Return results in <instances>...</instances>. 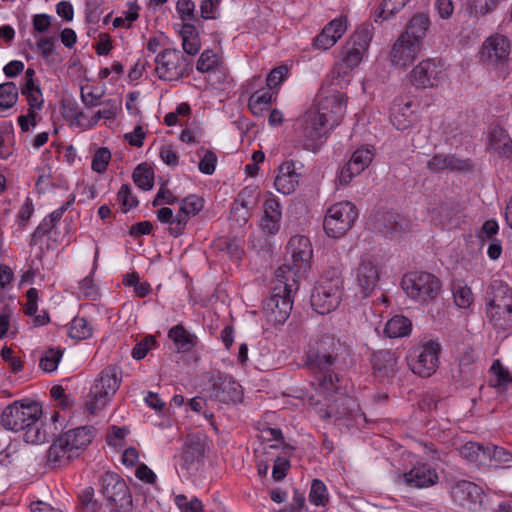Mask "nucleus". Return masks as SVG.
<instances>
[{
	"label": "nucleus",
	"instance_id": "obj_1",
	"mask_svg": "<svg viewBox=\"0 0 512 512\" xmlns=\"http://www.w3.org/2000/svg\"><path fill=\"white\" fill-rule=\"evenodd\" d=\"M304 368L313 377V384L323 392L338 389V371L354 364L353 349L333 335L323 334L310 339L304 352Z\"/></svg>",
	"mask_w": 512,
	"mask_h": 512
},
{
	"label": "nucleus",
	"instance_id": "obj_2",
	"mask_svg": "<svg viewBox=\"0 0 512 512\" xmlns=\"http://www.w3.org/2000/svg\"><path fill=\"white\" fill-rule=\"evenodd\" d=\"M347 96L338 91L320 94L317 98V111L307 112L296 130V141L304 150L318 152L332 129L343 119Z\"/></svg>",
	"mask_w": 512,
	"mask_h": 512
},
{
	"label": "nucleus",
	"instance_id": "obj_3",
	"mask_svg": "<svg viewBox=\"0 0 512 512\" xmlns=\"http://www.w3.org/2000/svg\"><path fill=\"white\" fill-rule=\"evenodd\" d=\"M41 416L42 407L37 402L15 401L3 410L1 424L7 430L22 431L26 443L40 444L47 440Z\"/></svg>",
	"mask_w": 512,
	"mask_h": 512
},
{
	"label": "nucleus",
	"instance_id": "obj_4",
	"mask_svg": "<svg viewBox=\"0 0 512 512\" xmlns=\"http://www.w3.org/2000/svg\"><path fill=\"white\" fill-rule=\"evenodd\" d=\"M93 439V428L81 426L62 433L48 449L47 461L52 467L66 466L78 457Z\"/></svg>",
	"mask_w": 512,
	"mask_h": 512
},
{
	"label": "nucleus",
	"instance_id": "obj_5",
	"mask_svg": "<svg viewBox=\"0 0 512 512\" xmlns=\"http://www.w3.org/2000/svg\"><path fill=\"white\" fill-rule=\"evenodd\" d=\"M401 288L411 300L419 305L428 306L440 297L442 282L430 272L411 271L403 276Z\"/></svg>",
	"mask_w": 512,
	"mask_h": 512
},
{
	"label": "nucleus",
	"instance_id": "obj_6",
	"mask_svg": "<svg viewBox=\"0 0 512 512\" xmlns=\"http://www.w3.org/2000/svg\"><path fill=\"white\" fill-rule=\"evenodd\" d=\"M486 315L497 329L512 325V288L501 280H494L486 293Z\"/></svg>",
	"mask_w": 512,
	"mask_h": 512
},
{
	"label": "nucleus",
	"instance_id": "obj_7",
	"mask_svg": "<svg viewBox=\"0 0 512 512\" xmlns=\"http://www.w3.org/2000/svg\"><path fill=\"white\" fill-rule=\"evenodd\" d=\"M287 281L288 277L283 275V267H279L271 294L263 303L265 315L274 323H284L292 311L294 284H288Z\"/></svg>",
	"mask_w": 512,
	"mask_h": 512
},
{
	"label": "nucleus",
	"instance_id": "obj_8",
	"mask_svg": "<svg viewBox=\"0 0 512 512\" xmlns=\"http://www.w3.org/2000/svg\"><path fill=\"white\" fill-rule=\"evenodd\" d=\"M121 375L116 367L108 366L103 369L95 379L87 395L85 410L90 415L96 414L103 409L110 397L119 389L121 384Z\"/></svg>",
	"mask_w": 512,
	"mask_h": 512
},
{
	"label": "nucleus",
	"instance_id": "obj_9",
	"mask_svg": "<svg viewBox=\"0 0 512 512\" xmlns=\"http://www.w3.org/2000/svg\"><path fill=\"white\" fill-rule=\"evenodd\" d=\"M155 72L163 81H178L193 72V60L176 48H165L155 59Z\"/></svg>",
	"mask_w": 512,
	"mask_h": 512
},
{
	"label": "nucleus",
	"instance_id": "obj_10",
	"mask_svg": "<svg viewBox=\"0 0 512 512\" xmlns=\"http://www.w3.org/2000/svg\"><path fill=\"white\" fill-rule=\"evenodd\" d=\"M101 493L110 512H132L133 498L125 480L117 473L102 476Z\"/></svg>",
	"mask_w": 512,
	"mask_h": 512
},
{
	"label": "nucleus",
	"instance_id": "obj_11",
	"mask_svg": "<svg viewBox=\"0 0 512 512\" xmlns=\"http://www.w3.org/2000/svg\"><path fill=\"white\" fill-rule=\"evenodd\" d=\"M358 218V209L350 201H341L331 205L323 220V228L330 238L339 239L347 234Z\"/></svg>",
	"mask_w": 512,
	"mask_h": 512
},
{
	"label": "nucleus",
	"instance_id": "obj_12",
	"mask_svg": "<svg viewBox=\"0 0 512 512\" xmlns=\"http://www.w3.org/2000/svg\"><path fill=\"white\" fill-rule=\"evenodd\" d=\"M440 351V345L433 341L411 349L407 356L409 368L420 377H430L438 368Z\"/></svg>",
	"mask_w": 512,
	"mask_h": 512
},
{
	"label": "nucleus",
	"instance_id": "obj_13",
	"mask_svg": "<svg viewBox=\"0 0 512 512\" xmlns=\"http://www.w3.org/2000/svg\"><path fill=\"white\" fill-rule=\"evenodd\" d=\"M445 77L444 63L437 58L422 60L409 73V81L417 89L436 88Z\"/></svg>",
	"mask_w": 512,
	"mask_h": 512
},
{
	"label": "nucleus",
	"instance_id": "obj_14",
	"mask_svg": "<svg viewBox=\"0 0 512 512\" xmlns=\"http://www.w3.org/2000/svg\"><path fill=\"white\" fill-rule=\"evenodd\" d=\"M372 40V32L367 26L358 27L342 47L341 61L346 68L352 70L357 67L368 50Z\"/></svg>",
	"mask_w": 512,
	"mask_h": 512
},
{
	"label": "nucleus",
	"instance_id": "obj_15",
	"mask_svg": "<svg viewBox=\"0 0 512 512\" xmlns=\"http://www.w3.org/2000/svg\"><path fill=\"white\" fill-rule=\"evenodd\" d=\"M210 398L224 404L241 402L242 386L231 375L218 372L211 379Z\"/></svg>",
	"mask_w": 512,
	"mask_h": 512
},
{
	"label": "nucleus",
	"instance_id": "obj_16",
	"mask_svg": "<svg viewBox=\"0 0 512 512\" xmlns=\"http://www.w3.org/2000/svg\"><path fill=\"white\" fill-rule=\"evenodd\" d=\"M509 55L510 41L504 35H491L482 44L481 60L488 67L503 66L507 63Z\"/></svg>",
	"mask_w": 512,
	"mask_h": 512
},
{
	"label": "nucleus",
	"instance_id": "obj_17",
	"mask_svg": "<svg viewBox=\"0 0 512 512\" xmlns=\"http://www.w3.org/2000/svg\"><path fill=\"white\" fill-rule=\"evenodd\" d=\"M373 146H361L356 149L349 161L340 169L337 180L340 185H348L355 176L361 174L369 167L374 158Z\"/></svg>",
	"mask_w": 512,
	"mask_h": 512
},
{
	"label": "nucleus",
	"instance_id": "obj_18",
	"mask_svg": "<svg viewBox=\"0 0 512 512\" xmlns=\"http://www.w3.org/2000/svg\"><path fill=\"white\" fill-rule=\"evenodd\" d=\"M287 253L291 255L293 265L290 267L288 264H284L283 274L285 269L288 272L296 274L302 269H306L309 266L310 259L313 255L312 246L307 236L295 235L290 238L287 244Z\"/></svg>",
	"mask_w": 512,
	"mask_h": 512
},
{
	"label": "nucleus",
	"instance_id": "obj_19",
	"mask_svg": "<svg viewBox=\"0 0 512 512\" xmlns=\"http://www.w3.org/2000/svg\"><path fill=\"white\" fill-rule=\"evenodd\" d=\"M356 281L363 297H368L375 290L379 282V265L377 259L369 254L360 258L356 269Z\"/></svg>",
	"mask_w": 512,
	"mask_h": 512
},
{
	"label": "nucleus",
	"instance_id": "obj_20",
	"mask_svg": "<svg viewBox=\"0 0 512 512\" xmlns=\"http://www.w3.org/2000/svg\"><path fill=\"white\" fill-rule=\"evenodd\" d=\"M343 291L334 287L316 284L311 294V306L320 315L334 311L341 303Z\"/></svg>",
	"mask_w": 512,
	"mask_h": 512
},
{
	"label": "nucleus",
	"instance_id": "obj_21",
	"mask_svg": "<svg viewBox=\"0 0 512 512\" xmlns=\"http://www.w3.org/2000/svg\"><path fill=\"white\" fill-rule=\"evenodd\" d=\"M204 200L197 195H188L180 202V207L176 213L174 226L171 228V236L177 238L181 236L191 217L197 215L203 208Z\"/></svg>",
	"mask_w": 512,
	"mask_h": 512
},
{
	"label": "nucleus",
	"instance_id": "obj_22",
	"mask_svg": "<svg viewBox=\"0 0 512 512\" xmlns=\"http://www.w3.org/2000/svg\"><path fill=\"white\" fill-rule=\"evenodd\" d=\"M402 482L411 488H428L438 482L437 471L428 463H417L408 472L400 475Z\"/></svg>",
	"mask_w": 512,
	"mask_h": 512
},
{
	"label": "nucleus",
	"instance_id": "obj_23",
	"mask_svg": "<svg viewBox=\"0 0 512 512\" xmlns=\"http://www.w3.org/2000/svg\"><path fill=\"white\" fill-rule=\"evenodd\" d=\"M347 30L346 16H340L328 22L322 31L313 38L314 49L326 51L342 37Z\"/></svg>",
	"mask_w": 512,
	"mask_h": 512
},
{
	"label": "nucleus",
	"instance_id": "obj_24",
	"mask_svg": "<svg viewBox=\"0 0 512 512\" xmlns=\"http://www.w3.org/2000/svg\"><path fill=\"white\" fill-rule=\"evenodd\" d=\"M422 47L400 35L390 52L391 65L406 68L417 58Z\"/></svg>",
	"mask_w": 512,
	"mask_h": 512
},
{
	"label": "nucleus",
	"instance_id": "obj_25",
	"mask_svg": "<svg viewBox=\"0 0 512 512\" xmlns=\"http://www.w3.org/2000/svg\"><path fill=\"white\" fill-rule=\"evenodd\" d=\"M460 456L473 463L485 464L487 460L501 459L504 449L494 445H482L477 442H467L459 450Z\"/></svg>",
	"mask_w": 512,
	"mask_h": 512
},
{
	"label": "nucleus",
	"instance_id": "obj_26",
	"mask_svg": "<svg viewBox=\"0 0 512 512\" xmlns=\"http://www.w3.org/2000/svg\"><path fill=\"white\" fill-rule=\"evenodd\" d=\"M426 168L431 173H441L444 171H470L472 168L470 159H461L455 154H434L426 163Z\"/></svg>",
	"mask_w": 512,
	"mask_h": 512
},
{
	"label": "nucleus",
	"instance_id": "obj_27",
	"mask_svg": "<svg viewBox=\"0 0 512 512\" xmlns=\"http://www.w3.org/2000/svg\"><path fill=\"white\" fill-rule=\"evenodd\" d=\"M451 495L460 506L472 510L481 501L482 489L471 481L460 480L452 486Z\"/></svg>",
	"mask_w": 512,
	"mask_h": 512
},
{
	"label": "nucleus",
	"instance_id": "obj_28",
	"mask_svg": "<svg viewBox=\"0 0 512 512\" xmlns=\"http://www.w3.org/2000/svg\"><path fill=\"white\" fill-rule=\"evenodd\" d=\"M282 220V206L280 201L271 196L263 204V216L260 221V229L265 235H275L279 232Z\"/></svg>",
	"mask_w": 512,
	"mask_h": 512
},
{
	"label": "nucleus",
	"instance_id": "obj_29",
	"mask_svg": "<svg viewBox=\"0 0 512 512\" xmlns=\"http://www.w3.org/2000/svg\"><path fill=\"white\" fill-rule=\"evenodd\" d=\"M373 374L379 378H392L398 372V357L389 349L374 351L371 357Z\"/></svg>",
	"mask_w": 512,
	"mask_h": 512
},
{
	"label": "nucleus",
	"instance_id": "obj_30",
	"mask_svg": "<svg viewBox=\"0 0 512 512\" xmlns=\"http://www.w3.org/2000/svg\"><path fill=\"white\" fill-rule=\"evenodd\" d=\"M412 101L404 102L402 98H395L390 108V122L397 129L404 131L413 126L417 115L412 110Z\"/></svg>",
	"mask_w": 512,
	"mask_h": 512
},
{
	"label": "nucleus",
	"instance_id": "obj_31",
	"mask_svg": "<svg viewBox=\"0 0 512 512\" xmlns=\"http://www.w3.org/2000/svg\"><path fill=\"white\" fill-rule=\"evenodd\" d=\"M301 175L296 172L295 162L285 161L278 170V174L274 180L276 190L284 195L293 193L299 184Z\"/></svg>",
	"mask_w": 512,
	"mask_h": 512
},
{
	"label": "nucleus",
	"instance_id": "obj_32",
	"mask_svg": "<svg viewBox=\"0 0 512 512\" xmlns=\"http://www.w3.org/2000/svg\"><path fill=\"white\" fill-rule=\"evenodd\" d=\"M211 248L222 257L226 256L233 262L239 263L244 256V247L235 237L220 236L213 240Z\"/></svg>",
	"mask_w": 512,
	"mask_h": 512
},
{
	"label": "nucleus",
	"instance_id": "obj_33",
	"mask_svg": "<svg viewBox=\"0 0 512 512\" xmlns=\"http://www.w3.org/2000/svg\"><path fill=\"white\" fill-rule=\"evenodd\" d=\"M429 26V16L425 13H416L408 21L406 29L401 35L422 47Z\"/></svg>",
	"mask_w": 512,
	"mask_h": 512
},
{
	"label": "nucleus",
	"instance_id": "obj_34",
	"mask_svg": "<svg viewBox=\"0 0 512 512\" xmlns=\"http://www.w3.org/2000/svg\"><path fill=\"white\" fill-rule=\"evenodd\" d=\"M329 265L324 269L317 284L334 287L338 290H344V280L342 276L343 264L340 258L333 254L328 259Z\"/></svg>",
	"mask_w": 512,
	"mask_h": 512
},
{
	"label": "nucleus",
	"instance_id": "obj_35",
	"mask_svg": "<svg viewBox=\"0 0 512 512\" xmlns=\"http://www.w3.org/2000/svg\"><path fill=\"white\" fill-rule=\"evenodd\" d=\"M168 338L173 342L177 351L181 353L192 351L198 343V337L188 331L181 323L169 329Z\"/></svg>",
	"mask_w": 512,
	"mask_h": 512
},
{
	"label": "nucleus",
	"instance_id": "obj_36",
	"mask_svg": "<svg viewBox=\"0 0 512 512\" xmlns=\"http://www.w3.org/2000/svg\"><path fill=\"white\" fill-rule=\"evenodd\" d=\"M208 437L203 433L189 434L185 441L183 459L186 463H192L204 457Z\"/></svg>",
	"mask_w": 512,
	"mask_h": 512
},
{
	"label": "nucleus",
	"instance_id": "obj_37",
	"mask_svg": "<svg viewBox=\"0 0 512 512\" xmlns=\"http://www.w3.org/2000/svg\"><path fill=\"white\" fill-rule=\"evenodd\" d=\"M277 97V92L261 88L255 91L249 98L248 108L256 117H262L268 111Z\"/></svg>",
	"mask_w": 512,
	"mask_h": 512
},
{
	"label": "nucleus",
	"instance_id": "obj_38",
	"mask_svg": "<svg viewBox=\"0 0 512 512\" xmlns=\"http://www.w3.org/2000/svg\"><path fill=\"white\" fill-rule=\"evenodd\" d=\"M180 36L184 53L188 57L197 55L201 49V38L195 25L184 23L180 30Z\"/></svg>",
	"mask_w": 512,
	"mask_h": 512
},
{
	"label": "nucleus",
	"instance_id": "obj_39",
	"mask_svg": "<svg viewBox=\"0 0 512 512\" xmlns=\"http://www.w3.org/2000/svg\"><path fill=\"white\" fill-rule=\"evenodd\" d=\"M489 146L499 156L509 157L512 154V140L501 127H495L490 132Z\"/></svg>",
	"mask_w": 512,
	"mask_h": 512
},
{
	"label": "nucleus",
	"instance_id": "obj_40",
	"mask_svg": "<svg viewBox=\"0 0 512 512\" xmlns=\"http://www.w3.org/2000/svg\"><path fill=\"white\" fill-rule=\"evenodd\" d=\"M196 69L200 73L221 74L224 75V65L219 59L218 54L210 49L204 50L196 64Z\"/></svg>",
	"mask_w": 512,
	"mask_h": 512
},
{
	"label": "nucleus",
	"instance_id": "obj_41",
	"mask_svg": "<svg viewBox=\"0 0 512 512\" xmlns=\"http://www.w3.org/2000/svg\"><path fill=\"white\" fill-rule=\"evenodd\" d=\"M459 209L452 204L443 203L432 213V221L442 228L454 227L458 224Z\"/></svg>",
	"mask_w": 512,
	"mask_h": 512
},
{
	"label": "nucleus",
	"instance_id": "obj_42",
	"mask_svg": "<svg viewBox=\"0 0 512 512\" xmlns=\"http://www.w3.org/2000/svg\"><path fill=\"white\" fill-rule=\"evenodd\" d=\"M356 406V402L352 397L347 395L338 396L334 401L331 402V407H333L331 419L338 421L352 418Z\"/></svg>",
	"mask_w": 512,
	"mask_h": 512
},
{
	"label": "nucleus",
	"instance_id": "obj_43",
	"mask_svg": "<svg viewBox=\"0 0 512 512\" xmlns=\"http://www.w3.org/2000/svg\"><path fill=\"white\" fill-rule=\"evenodd\" d=\"M381 220L383 223V230L390 238L394 237L395 234L406 231L409 227V221L394 212L383 213Z\"/></svg>",
	"mask_w": 512,
	"mask_h": 512
},
{
	"label": "nucleus",
	"instance_id": "obj_44",
	"mask_svg": "<svg viewBox=\"0 0 512 512\" xmlns=\"http://www.w3.org/2000/svg\"><path fill=\"white\" fill-rule=\"evenodd\" d=\"M412 329L411 320L403 315H395L387 321L384 331L389 338L409 335Z\"/></svg>",
	"mask_w": 512,
	"mask_h": 512
},
{
	"label": "nucleus",
	"instance_id": "obj_45",
	"mask_svg": "<svg viewBox=\"0 0 512 512\" xmlns=\"http://www.w3.org/2000/svg\"><path fill=\"white\" fill-rule=\"evenodd\" d=\"M61 113L71 127L81 128L85 114L79 109L75 101L64 99L61 103Z\"/></svg>",
	"mask_w": 512,
	"mask_h": 512
},
{
	"label": "nucleus",
	"instance_id": "obj_46",
	"mask_svg": "<svg viewBox=\"0 0 512 512\" xmlns=\"http://www.w3.org/2000/svg\"><path fill=\"white\" fill-rule=\"evenodd\" d=\"M410 0H383L375 13V22L388 20L399 13Z\"/></svg>",
	"mask_w": 512,
	"mask_h": 512
},
{
	"label": "nucleus",
	"instance_id": "obj_47",
	"mask_svg": "<svg viewBox=\"0 0 512 512\" xmlns=\"http://www.w3.org/2000/svg\"><path fill=\"white\" fill-rule=\"evenodd\" d=\"M132 179L140 189L150 190L154 185V171L148 164L141 163L134 169Z\"/></svg>",
	"mask_w": 512,
	"mask_h": 512
},
{
	"label": "nucleus",
	"instance_id": "obj_48",
	"mask_svg": "<svg viewBox=\"0 0 512 512\" xmlns=\"http://www.w3.org/2000/svg\"><path fill=\"white\" fill-rule=\"evenodd\" d=\"M93 334V327L87 319L83 317H74L70 323L68 335L70 338L81 341L88 339Z\"/></svg>",
	"mask_w": 512,
	"mask_h": 512
},
{
	"label": "nucleus",
	"instance_id": "obj_49",
	"mask_svg": "<svg viewBox=\"0 0 512 512\" xmlns=\"http://www.w3.org/2000/svg\"><path fill=\"white\" fill-rule=\"evenodd\" d=\"M58 223L59 220L54 218L52 213L44 217L31 234L29 245L32 247L40 243L45 236H48L52 232Z\"/></svg>",
	"mask_w": 512,
	"mask_h": 512
},
{
	"label": "nucleus",
	"instance_id": "obj_50",
	"mask_svg": "<svg viewBox=\"0 0 512 512\" xmlns=\"http://www.w3.org/2000/svg\"><path fill=\"white\" fill-rule=\"evenodd\" d=\"M64 349L61 347L48 348L40 358V368L48 373L55 371L62 359Z\"/></svg>",
	"mask_w": 512,
	"mask_h": 512
},
{
	"label": "nucleus",
	"instance_id": "obj_51",
	"mask_svg": "<svg viewBox=\"0 0 512 512\" xmlns=\"http://www.w3.org/2000/svg\"><path fill=\"white\" fill-rule=\"evenodd\" d=\"M499 0H468L467 10L475 17L492 13L498 6Z\"/></svg>",
	"mask_w": 512,
	"mask_h": 512
},
{
	"label": "nucleus",
	"instance_id": "obj_52",
	"mask_svg": "<svg viewBox=\"0 0 512 512\" xmlns=\"http://www.w3.org/2000/svg\"><path fill=\"white\" fill-rule=\"evenodd\" d=\"M454 303L459 308H468L473 303L472 290L466 284L457 283L452 287Z\"/></svg>",
	"mask_w": 512,
	"mask_h": 512
},
{
	"label": "nucleus",
	"instance_id": "obj_53",
	"mask_svg": "<svg viewBox=\"0 0 512 512\" xmlns=\"http://www.w3.org/2000/svg\"><path fill=\"white\" fill-rule=\"evenodd\" d=\"M158 347L157 339L154 335H146L138 341L131 351V356L135 360H142L149 351Z\"/></svg>",
	"mask_w": 512,
	"mask_h": 512
},
{
	"label": "nucleus",
	"instance_id": "obj_54",
	"mask_svg": "<svg viewBox=\"0 0 512 512\" xmlns=\"http://www.w3.org/2000/svg\"><path fill=\"white\" fill-rule=\"evenodd\" d=\"M18 100V88L14 82L0 84V107L9 109Z\"/></svg>",
	"mask_w": 512,
	"mask_h": 512
},
{
	"label": "nucleus",
	"instance_id": "obj_55",
	"mask_svg": "<svg viewBox=\"0 0 512 512\" xmlns=\"http://www.w3.org/2000/svg\"><path fill=\"white\" fill-rule=\"evenodd\" d=\"M309 500L316 506H326L329 502L327 487L323 481L314 479L311 483Z\"/></svg>",
	"mask_w": 512,
	"mask_h": 512
},
{
	"label": "nucleus",
	"instance_id": "obj_56",
	"mask_svg": "<svg viewBox=\"0 0 512 512\" xmlns=\"http://www.w3.org/2000/svg\"><path fill=\"white\" fill-rule=\"evenodd\" d=\"M492 378H490V385L493 387H500L512 381L508 370L501 364L499 360H495L490 367Z\"/></svg>",
	"mask_w": 512,
	"mask_h": 512
},
{
	"label": "nucleus",
	"instance_id": "obj_57",
	"mask_svg": "<svg viewBox=\"0 0 512 512\" xmlns=\"http://www.w3.org/2000/svg\"><path fill=\"white\" fill-rule=\"evenodd\" d=\"M21 93L26 97L29 107L42 109L44 104L43 95L39 85L35 86H22Z\"/></svg>",
	"mask_w": 512,
	"mask_h": 512
},
{
	"label": "nucleus",
	"instance_id": "obj_58",
	"mask_svg": "<svg viewBox=\"0 0 512 512\" xmlns=\"http://www.w3.org/2000/svg\"><path fill=\"white\" fill-rule=\"evenodd\" d=\"M111 160V152L107 147H101L93 155L91 168L94 172L104 173Z\"/></svg>",
	"mask_w": 512,
	"mask_h": 512
},
{
	"label": "nucleus",
	"instance_id": "obj_59",
	"mask_svg": "<svg viewBox=\"0 0 512 512\" xmlns=\"http://www.w3.org/2000/svg\"><path fill=\"white\" fill-rule=\"evenodd\" d=\"M117 200L121 204V210L123 213H127L131 208L138 205V199L132 195L129 184H123L118 193Z\"/></svg>",
	"mask_w": 512,
	"mask_h": 512
},
{
	"label": "nucleus",
	"instance_id": "obj_60",
	"mask_svg": "<svg viewBox=\"0 0 512 512\" xmlns=\"http://www.w3.org/2000/svg\"><path fill=\"white\" fill-rule=\"evenodd\" d=\"M79 504L84 512H98L101 504L94 499V489L92 487L85 488L79 495Z\"/></svg>",
	"mask_w": 512,
	"mask_h": 512
},
{
	"label": "nucleus",
	"instance_id": "obj_61",
	"mask_svg": "<svg viewBox=\"0 0 512 512\" xmlns=\"http://www.w3.org/2000/svg\"><path fill=\"white\" fill-rule=\"evenodd\" d=\"M175 504L181 512H202L203 504L200 499L193 497L188 499L184 494H179L175 497Z\"/></svg>",
	"mask_w": 512,
	"mask_h": 512
},
{
	"label": "nucleus",
	"instance_id": "obj_62",
	"mask_svg": "<svg viewBox=\"0 0 512 512\" xmlns=\"http://www.w3.org/2000/svg\"><path fill=\"white\" fill-rule=\"evenodd\" d=\"M222 0H202L200 3V17L204 20H215L220 17Z\"/></svg>",
	"mask_w": 512,
	"mask_h": 512
},
{
	"label": "nucleus",
	"instance_id": "obj_63",
	"mask_svg": "<svg viewBox=\"0 0 512 512\" xmlns=\"http://www.w3.org/2000/svg\"><path fill=\"white\" fill-rule=\"evenodd\" d=\"M54 44H55V37H53V36L42 37L36 43L37 52L47 63L54 61V58H53V55L55 54Z\"/></svg>",
	"mask_w": 512,
	"mask_h": 512
},
{
	"label": "nucleus",
	"instance_id": "obj_64",
	"mask_svg": "<svg viewBox=\"0 0 512 512\" xmlns=\"http://www.w3.org/2000/svg\"><path fill=\"white\" fill-rule=\"evenodd\" d=\"M203 155L200 156L198 168L203 174L211 175L214 173L217 163V156L211 150L201 149Z\"/></svg>",
	"mask_w": 512,
	"mask_h": 512
}]
</instances>
